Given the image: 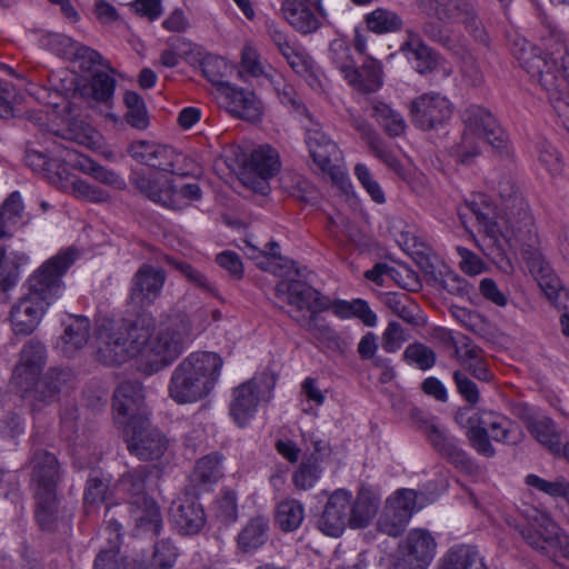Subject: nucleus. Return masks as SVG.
<instances>
[{
	"label": "nucleus",
	"mask_w": 569,
	"mask_h": 569,
	"mask_svg": "<svg viewBox=\"0 0 569 569\" xmlns=\"http://www.w3.org/2000/svg\"><path fill=\"white\" fill-rule=\"evenodd\" d=\"M405 246V250L423 271L430 272L432 270L431 248L427 243L419 240L417 237H410L406 239Z\"/></svg>",
	"instance_id": "obj_62"
},
{
	"label": "nucleus",
	"mask_w": 569,
	"mask_h": 569,
	"mask_svg": "<svg viewBox=\"0 0 569 569\" xmlns=\"http://www.w3.org/2000/svg\"><path fill=\"white\" fill-rule=\"evenodd\" d=\"M306 143L313 162L319 169L335 177L338 173L337 163L341 159V152L337 143L319 127L307 129Z\"/></svg>",
	"instance_id": "obj_23"
},
{
	"label": "nucleus",
	"mask_w": 569,
	"mask_h": 569,
	"mask_svg": "<svg viewBox=\"0 0 569 569\" xmlns=\"http://www.w3.org/2000/svg\"><path fill=\"white\" fill-rule=\"evenodd\" d=\"M177 558V548L169 540H162L156 543L150 557L136 560L133 569H171Z\"/></svg>",
	"instance_id": "obj_43"
},
{
	"label": "nucleus",
	"mask_w": 569,
	"mask_h": 569,
	"mask_svg": "<svg viewBox=\"0 0 569 569\" xmlns=\"http://www.w3.org/2000/svg\"><path fill=\"white\" fill-rule=\"evenodd\" d=\"M378 510V500L367 490H361L355 500L351 499L350 527L365 528Z\"/></svg>",
	"instance_id": "obj_39"
},
{
	"label": "nucleus",
	"mask_w": 569,
	"mask_h": 569,
	"mask_svg": "<svg viewBox=\"0 0 569 569\" xmlns=\"http://www.w3.org/2000/svg\"><path fill=\"white\" fill-rule=\"evenodd\" d=\"M130 181L149 200L173 210L183 208V203L177 200V193L170 179L147 176L143 171H133Z\"/></svg>",
	"instance_id": "obj_24"
},
{
	"label": "nucleus",
	"mask_w": 569,
	"mask_h": 569,
	"mask_svg": "<svg viewBox=\"0 0 569 569\" xmlns=\"http://www.w3.org/2000/svg\"><path fill=\"white\" fill-rule=\"evenodd\" d=\"M505 191V189H500V196L503 199V219L511 232L516 233L531 222V217L528 206L520 194L516 191L507 194Z\"/></svg>",
	"instance_id": "obj_36"
},
{
	"label": "nucleus",
	"mask_w": 569,
	"mask_h": 569,
	"mask_svg": "<svg viewBox=\"0 0 569 569\" xmlns=\"http://www.w3.org/2000/svg\"><path fill=\"white\" fill-rule=\"evenodd\" d=\"M462 119L465 130L461 141L453 149L459 162L469 164L480 153L481 142L500 152L507 150L508 136L489 110L473 104L465 110Z\"/></svg>",
	"instance_id": "obj_4"
},
{
	"label": "nucleus",
	"mask_w": 569,
	"mask_h": 569,
	"mask_svg": "<svg viewBox=\"0 0 569 569\" xmlns=\"http://www.w3.org/2000/svg\"><path fill=\"white\" fill-rule=\"evenodd\" d=\"M32 479L37 483L36 491H57L62 471L57 457L46 450L33 453L31 459Z\"/></svg>",
	"instance_id": "obj_27"
},
{
	"label": "nucleus",
	"mask_w": 569,
	"mask_h": 569,
	"mask_svg": "<svg viewBox=\"0 0 569 569\" xmlns=\"http://www.w3.org/2000/svg\"><path fill=\"white\" fill-rule=\"evenodd\" d=\"M38 144L49 156L51 161L59 168L60 162H71L77 153L61 143L54 133H42Z\"/></svg>",
	"instance_id": "obj_55"
},
{
	"label": "nucleus",
	"mask_w": 569,
	"mask_h": 569,
	"mask_svg": "<svg viewBox=\"0 0 569 569\" xmlns=\"http://www.w3.org/2000/svg\"><path fill=\"white\" fill-rule=\"evenodd\" d=\"M48 302L39 301L29 295L21 297L12 305L9 321L14 336H30L39 327L47 309Z\"/></svg>",
	"instance_id": "obj_22"
},
{
	"label": "nucleus",
	"mask_w": 569,
	"mask_h": 569,
	"mask_svg": "<svg viewBox=\"0 0 569 569\" xmlns=\"http://www.w3.org/2000/svg\"><path fill=\"white\" fill-rule=\"evenodd\" d=\"M452 113L451 102L439 93L421 94L410 106L411 121L422 130L439 128L452 117Z\"/></svg>",
	"instance_id": "obj_17"
},
{
	"label": "nucleus",
	"mask_w": 569,
	"mask_h": 569,
	"mask_svg": "<svg viewBox=\"0 0 569 569\" xmlns=\"http://www.w3.org/2000/svg\"><path fill=\"white\" fill-rule=\"evenodd\" d=\"M36 519L44 530H51L58 512L57 491H36Z\"/></svg>",
	"instance_id": "obj_47"
},
{
	"label": "nucleus",
	"mask_w": 569,
	"mask_h": 569,
	"mask_svg": "<svg viewBox=\"0 0 569 569\" xmlns=\"http://www.w3.org/2000/svg\"><path fill=\"white\" fill-rule=\"evenodd\" d=\"M241 71H239V77L242 78V73L246 72L253 78H266L270 79L273 74L269 72L271 68L262 61L259 52L256 48L250 44L243 47L241 52Z\"/></svg>",
	"instance_id": "obj_53"
},
{
	"label": "nucleus",
	"mask_w": 569,
	"mask_h": 569,
	"mask_svg": "<svg viewBox=\"0 0 569 569\" xmlns=\"http://www.w3.org/2000/svg\"><path fill=\"white\" fill-rule=\"evenodd\" d=\"M26 222L23 203L18 191H13L0 208V237H7L11 229Z\"/></svg>",
	"instance_id": "obj_38"
},
{
	"label": "nucleus",
	"mask_w": 569,
	"mask_h": 569,
	"mask_svg": "<svg viewBox=\"0 0 569 569\" xmlns=\"http://www.w3.org/2000/svg\"><path fill=\"white\" fill-rule=\"evenodd\" d=\"M221 93L226 97L232 113L249 121H257L262 114V104L252 91L224 84Z\"/></svg>",
	"instance_id": "obj_30"
},
{
	"label": "nucleus",
	"mask_w": 569,
	"mask_h": 569,
	"mask_svg": "<svg viewBox=\"0 0 569 569\" xmlns=\"http://www.w3.org/2000/svg\"><path fill=\"white\" fill-rule=\"evenodd\" d=\"M166 261L168 264L178 270L189 282L204 292H208L214 297H218V291L214 284L208 280V278L197 268L183 260H178L173 257H167Z\"/></svg>",
	"instance_id": "obj_52"
},
{
	"label": "nucleus",
	"mask_w": 569,
	"mask_h": 569,
	"mask_svg": "<svg viewBox=\"0 0 569 569\" xmlns=\"http://www.w3.org/2000/svg\"><path fill=\"white\" fill-rule=\"evenodd\" d=\"M437 552L432 533L423 528L411 529L398 545L390 569H427Z\"/></svg>",
	"instance_id": "obj_10"
},
{
	"label": "nucleus",
	"mask_w": 569,
	"mask_h": 569,
	"mask_svg": "<svg viewBox=\"0 0 569 569\" xmlns=\"http://www.w3.org/2000/svg\"><path fill=\"white\" fill-rule=\"evenodd\" d=\"M71 379L72 373L69 369L53 367L39 377L31 390L22 392L29 393L33 409L40 408L58 400L59 395L68 390Z\"/></svg>",
	"instance_id": "obj_25"
},
{
	"label": "nucleus",
	"mask_w": 569,
	"mask_h": 569,
	"mask_svg": "<svg viewBox=\"0 0 569 569\" xmlns=\"http://www.w3.org/2000/svg\"><path fill=\"white\" fill-rule=\"evenodd\" d=\"M47 363V348L43 342L31 338L19 351V358L12 371V382L20 391H29L38 381Z\"/></svg>",
	"instance_id": "obj_16"
},
{
	"label": "nucleus",
	"mask_w": 569,
	"mask_h": 569,
	"mask_svg": "<svg viewBox=\"0 0 569 569\" xmlns=\"http://www.w3.org/2000/svg\"><path fill=\"white\" fill-rule=\"evenodd\" d=\"M166 272L151 264H142L131 279L129 299L139 307L152 305L161 295Z\"/></svg>",
	"instance_id": "obj_20"
},
{
	"label": "nucleus",
	"mask_w": 569,
	"mask_h": 569,
	"mask_svg": "<svg viewBox=\"0 0 569 569\" xmlns=\"http://www.w3.org/2000/svg\"><path fill=\"white\" fill-rule=\"evenodd\" d=\"M89 89L93 100L109 103L113 98L116 80L106 71H96L91 77Z\"/></svg>",
	"instance_id": "obj_57"
},
{
	"label": "nucleus",
	"mask_w": 569,
	"mask_h": 569,
	"mask_svg": "<svg viewBox=\"0 0 569 569\" xmlns=\"http://www.w3.org/2000/svg\"><path fill=\"white\" fill-rule=\"evenodd\" d=\"M153 468L148 466H139L130 471L124 472L118 481L120 491L129 496V500L139 497H148L146 488Z\"/></svg>",
	"instance_id": "obj_40"
},
{
	"label": "nucleus",
	"mask_w": 569,
	"mask_h": 569,
	"mask_svg": "<svg viewBox=\"0 0 569 569\" xmlns=\"http://www.w3.org/2000/svg\"><path fill=\"white\" fill-rule=\"evenodd\" d=\"M520 535L529 546L549 559H569V536L547 513H538Z\"/></svg>",
	"instance_id": "obj_9"
},
{
	"label": "nucleus",
	"mask_w": 569,
	"mask_h": 569,
	"mask_svg": "<svg viewBox=\"0 0 569 569\" xmlns=\"http://www.w3.org/2000/svg\"><path fill=\"white\" fill-rule=\"evenodd\" d=\"M351 492L345 489L333 491L318 520V528L330 537H340L350 526Z\"/></svg>",
	"instance_id": "obj_21"
},
{
	"label": "nucleus",
	"mask_w": 569,
	"mask_h": 569,
	"mask_svg": "<svg viewBox=\"0 0 569 569\" xmlns=\"http://www.w3.org/2000/svg\"><path fill=\"white\" fill-rule=\"evenodd\" d=\"M322 467L319 458L309 456L305 458L292 476L297 489L309 490L315 487L322 475Z\"/></svg>",
	"instance_id": "obj_50"
},
{
	"label": "nucleus",
	"mask_w": 569,
	"mask_h": 569,
	"mask_svg": "<svg viewBox=\"0 0 569 569\" xmlns=\"http://www.w3.org/2000/svg\"><path fill=\"white\" fill-rule=\"evenodd\" d=\"M436 359V352L430 347L420 342L407 346L403 352V360L409 365H415L420 370L432 368Z\"/></svg>",
	"instance_id": "obj_59"
},
{
	"label": "nucleus",
	"mask_w": 569,
	"mask_h": 569,
	"mask_svg": "<svg viewBox=\"0 0 569 569\" xmlns=\"http://www.w3.org/2000/svg\"><path fill=\"white\" fill-rule=\"evenodd\" d=\"M437 569H488L476 547L457 546L449 549L439 560Z\"/></svg>",
	"instance_id": "obj_34"
},
{
	"label": "nucleus",
	"mask_w": 569,
	"mask_h": 569,
	"mask_svg": "<svg viewBox=\"0 0 569 569\" xmlns=\"http://www.w3.org/2000/svg\"><path fill=\"white\" fill-rule=\"evenodd\" d=\"M129 512L134 522L136 535L158 536L162 528V515L158 503L150 497L129 500Z\"/></svg>",
	"instance_id": "obj_26"
},
{
	"label": "nucleus",
	"mask_w": 569,
	"mask_h": 569,
	"mask_svg": "<svg viewBox=\"0 0 569 569\" xmlns=\"http://www.w3.org/2000/svg\"><path fill=\"white\" fill-rule=\"evenodd\" d=\"M127 107L126 121L132 128L143 130L149 126V117L143 99L134 91H127L123 98Z\"/></svg>",
	"instance_id": "obj_51"
},
{
	"label": "nucleus",
	"mask_w": 569,
	"mask_h": 569,
	"mask_svg": "<svg viewBox=\"0 0 569 569\" xmlns=\"http://www.w3.org/2000/svg\"><path fill=\"white\" fill-rule=\"evenodd\" d=\"M109 490V479L99 475L97 471L89 476L84 493L83 503L87 513L96 511L106 500Z\"/></svg>",
	"instance_id": "obj_49"
},
{
	"label": "nucleus",
	"mask_w": 569,
	"mask_h": 569,
	"mask_svg": "<svg viewBox=\"0 0 569 569\" xmlns=\"http://www.w3.org/2000/svg\"><path fill=\"white\" fill-rule=\"evenodd\" d=\"M78 163L99 182L110 186L117 190L126 188L124 179L113 170L102 167L84 157L79 158Z\"/></svg>",
	"instance_id": "obj_56"
},
{
	"label": "nucleus",
	"mask_w": 569,
	"mask_h": 569,
	"mask_svg": "<svg viewBox=\"0 0 569 569\" xmlns=\"http://www.w3.org/2000/svg\"><path fill=\"white\" fill-rule=\"evenodd\" d=\"M279 168L280 162L276 150L259 147L252 151L246 171L242 173L243 184L254 192L264 194L269 189L268 180L279 171Z\"/></svg>",
	"instance_id": "obj_18"
},
{
	"label": "nucleus",
	"mask_w": 569,
	"mask_h": 569,
	"mask_svg": "<svg viewBox=\"0 0 569 569\" xmlns=\"http://www.w3.org/2000/svg\"><path fill=\"white\" fill-rule=\"evenodd\" d=\"M170 516L178 530L184 535L198 533L206 523L203 508L192 499L174 501Z\"/></svg>",
	"instance_id": "obj_28"
},
{
	"label": "nucleus",
	"mask_w": 569,
	"mask_h": 569,
	"mask_svg": "<svg viewBox=\"0 0 569 569\" xmlns=\"http://www.w3.org/2000/svg\"><path fill=\"white\" fill-rule=\"evenodd\" d=\"M528 268L546 297L550 301H556L563 288L549 262L540 253H532L528 260Z\"/></svg>",
	"instance_id": "obj_32"
},
{
	"label": "nucleus",
	"mask_w": 569,
	"mask_h": 569,
	"mask_svg": "<svg viewBox=\"0 0 569 569\" xmlns=\"http://www.w3.org/2000/svg\"><path fill=\"white\" fill-rule=\"evenodd\" d=\"M528 430L539 443L548 448L551 452H560V435L550 418L540 417L532 419L528 423Z\"/></svg>",
	"instance_id": "obj_45"
},
{
	"label": "nucleus",
	"mask_w": 569,
	"mask_h": 569,
	"mask_svg": "<svg viewBox=\"0 0 569 569\" xmlns=\"http://www.w3.org/2000/svg\"><path fill=\"white\" fill-rule=\"evenodd\" d=\"M123 438L129 452L143 461L161 458L168 448L166 436L147 418L128 423L123 428Z\"/></svg>",
	"instance_id": "obj_11"
},
{
	"label": "nucleus",
	"mask_w": 569,
	"mask_h": 569,
	"mask_svg": "<svg viewBox=\"0 0 569 569\" xmlns=\"http://www.w3.org/2000/svg\"><path fill=\"white\" fill-rule=\"evenodd\" d=\"M62 326L64 329L60 338V347L66 356L71 357L87 345L90 335V320L83 316L70 315Z\"/></svg>",
	"instance_id": "obj_31"
},
{
	"label": "nucleus",
	"mask_w": 569,
	"mask_h": 569,
	"mask_svg": "<svg viewBox=\"0 0 569 569\" xmlns=\"http://www.w3.org/2000/svg\"><path fill=\"white\" fill-rule=\"evenodd\" d=\"M416 4L426 16L449 26L462 24L476 41L488 43V33L472 0H416Z\"/></svg>",
	"instance_id": "obj_7"
},
{
	"label": "nucleus",
	"mask_w": 569,
	"mask_h": 569,
	"mask_svg": "<svg viewBox=\"0 0 569 569\" xmlns=\"http://www.w3.org/2000/svg\"><path fill=\"white\" fill-rule=\"evenodd\" d=\"M405 54L410 61L416 62L415 69L420 74L432 72L438 64V53L427 43L418 48H413Z\"/></svg>",
	"instance_id": "obj_61"
},
{
	"label": "nucleus",
	"mask_w": 569,
	"mask_h": 569,
	"mask_svg": "<svg viewBox=\"0 0 569 569\" xmlns=\"http://www.w3.org/2000/svg\"><path fill=\"white\" fill-rule=\"evenodd\" d=\"M328 57L331 63L343 74L351 71L355 61L351 56V49L346 40L335 39L330 42Z\"/></svg>",
	"instance_id": "obj_60"
},
{
	"label": "nucleus",
	"mask_w": 569,
	"mask_h": 569,
	"mask_svg": "<svg viewBox=\"0 0 569 569\" xmlns=\"http://www.w3.org/2000/svg\"><path fill=\"white\" fill-rule=\"evenodd\" d=\"M346 80L360 92H375L382 86L381 63L372 58H368L360 68H352L346 73Z\"/></svg>",
	"instance_id": "obj_33"
},
{
	"label": "nucleus",
	"mask_w": 569,
	"mask_h": 569,
	"mask_svg": "<svg viewBox=\"0 0 569 569\" xmlns=\"http://www.w3.org/2000/svg\"><path fill=\"white\" fill-rule=\"evenodd\" d=\"M268 519L258 516L250 519L238 533L237 542L242 552H252L262 547L268 540Z\"/></svg>",
	"instance_id": "obj_37"
},
{
	"label": "nucleus",
	"mask_w": 569,
	"mask_h": 569,
	"mask_svg": "<svg viewBox=\"0 0 569 569\" xmlns=\"http://www.w3.org/2000/svg\"><path fill=\"white\" fill-rule=\"evenodd\" d=\"M418 492L413 489H400L387 500L378 520V529L390 536H400L417 508Z\"/></svg>",
	"instance_id": "obj_15"
},
{
	"label": "nucleus",
	"mask_w": 569,
	"mask_h": 569,
	"mask_svg": "<svg viewBox=\"0 0 569 569\" xmlns=\"http://www.w3.org/2000/svg\"><path fill=\"white\" fill-rule=\"evenodd\" d=\"M281 11L287 22L301 34L313 33L321 27L320 19L309 7V0H286Z\"/></svg>",
	"instance_id": "obj_29"
},
{
	"label": "nucleus",
	"mask_w": 569,
	"mask_h": 569,
	"mask_svg": "<svg viewBox=\"0 0 569 569\" xmlns=\"http://www.w3.org/2000/svg\"><path fill=\"white\" fill-rule=\"evenodd\" d=\"M411 418L418 430L426 436L432 448L443 459L463 472L471 473L475 471L473 460L458 445L457 439L439 423L437 417L416 409L412 411Z\"/></svg>",
	"instance_id": "obj_8"
},
{
	"label": "nucleus",
	"mask_w": 569,
	"mask_h": 569,
	"mask_svg": "<svg viewBox=\"0 0 569 569\" xmlns=\"http://www.w3.org/2000/svg\"><path fill=\"white\" fill-rule=\"evenodd\" d=\"M201 68L203 76L214 84L220 92L223 91L224 84H231L230 82L223 81V78L231 69V66L223 58L207 54L201 61Z\"/></svg>",
	"instance_id": "obj_54"
},
{
	"label": "nucleus",
	"mask_w": 569,
	"mask_h": 569,
	"mask_svg": "<svg viewBox=\"0 0 569 569\" xmlns=\"http://www.w3.org/2000/svg\"><path fill=\"white\" fill-rule=\"evenodd\" d=\"M222 477V456L213 452L201 458L193 470L192 481L197 485L217 482Z\"/></svg>",
	"instance_id": "obj_48"
},
{
	"label": "nucleus",
	"mask_w": 569,
	"mask_h": 569,
	"mask_svg": "<svg viewBox=\"0 0 569 569\" xmlns=\"http://www.w3.org/2000/svg\"><path fill=\"white\" fill-rule=\"evenodd\" d=\"M273 386L272 377L263 373L233 390L230 415L239 427L248 425L257 411L258 403L269 399Z\"/></svg>",
	"instance_id": "obj_12"
},
{
	"label": "nucleus",
	"mask_w": 569,
	"mask_h": 569,
	"mask_svg": "<svg viewBox=\"0 0 569 569\" xmlns=\"http://www.w3.org/2000/svg\"><path fill=\"white\" fill-rule=\"evenodd\" d=\"M26 164L34 172L42 173L47 178L53 169H58L43 150H38L29 144L24 154Z\"/></svg>",
	"instance_id": "obj_63"
},
{
	"label": "nucleus",
	"mask_w": 569,
	"mask_h": 569,
	"mask_svg": "<svg viewBox=\"0 0 569 569\" xmlns=\"http://www.w3.org/2000/svg\"><path fill=\"white\" fill-rule=\"evenodd\" d=\"M276 296L284 299L289 306L293 308L291 316L305 315L307 310L310 316L320 313L329 309L330 300L312 288L305 281L299 279H286L277 283L274 288Z\"/></svg>",
	"instance_id": "obj_14"
},
{
	"label": "nucleus",
	"mask_w": 569,
	"mask_h": 569,
	"mask_svg": "<svg viewBox=\"0 0 569 569\" xmlns=\"http://www.w3.org/2000/svg\"><path fill=\"white\" fill-rule=\"evenodd\" d=\"M127 151L136 161L150 168L172 174H187L182 166L187 157L169 146L139 140L130 143Z\"/></svg>",
	"instance_id": "obj_13"
},
{
	"label": "nucleus",
	"mask_w": 569,
	"mask_h": 569,
	"mask_svg": "<svg viewBox=\"0 0 569 569\" xmlns=\"http://www.w3.org/2000/svg\"><path fill=\"white\" fill-rule=\"evenodd\" d=\"M446 26L439 20H427L421 26L422 34L430 41L443 47L445 49L460 53L462 51V44L460 37L450 32Z\"/></svg>",
	"instance_id": "obj_41"
},
{
	"label": "nucleus",
	"mask_w": 569,
	"mask_h": 569,
	"mask_svg": "<svg viewBox=\"0 0 569 569\" xmlns=\"http://www.w3.org/2000/svg\"><path fill=\"white\" fill-rule=\"evenodd\" d=\"M283 184L290 194L300 201L312 203L318 198L316 187L300 174H289L283 177Z\"/></svg>",
	"instance_id": "obj_58"
},
{
	"label": "nucleus",
	"mask_w": 569,
	"mask_h": 569,
	"mask_svg": "<svg viewBox=\"0 0 569 569\" xmlns=\"http://www.w3.org/2000/svg\"><path fill=\"white\" fill-rule=\"evenodd\" d=\"M365 22L368 30L377 34L398 32L403 27L401 17L386 8H377L366 14Z\"/></svg>",
	"instance_id": "obj_42"
},
{
	"label": "nucleus",
	"mask_w": 569,
	"mask_h": 569,
	"mask_svg": "<svg viewBox=\"0 0 569 569\" xmlns=\"http://www.w3.org/2000/svg\"><path fill=\"white\" fill-rule=\"evenodd\" d=\"M371 116L390 137L402 134L407 128L402 116L385 102L373 101Z\"/></svg>",
	"instance_id": "obj_44"
},
{
	"label": "nucleus",
	"mask_w": 569,
	"mask_h": 569,
	"mask_svg": "<svg viewBox=\"0 0 569 569\" xmlns=\"http://www.w3.org/2000/svg\"><path fill=\"white\" fill-rule=\"evenodd\" d=\"M144 390L138 381L122 382L113 393L112 408L114 420L123 428L140 418H147L143 411Z\"/></svg>",
	"instance_id": "obj_19"
},
{
	"label": "nucleus",
	"mask_w": 569,
	"mask_h": 569,
	"mask_svg": "<svg viewBox=\"0 0 569 569\" xmlns=\"http://www.w3.org/2000/svg\"><path fill=\"white\" fill-rule=\"evenodd\" d=\"M458 393L471 406L480 401V391L477 383L463 370H456L452 375Z\"/></svg>",
	"instance_id": "obj_64"
},
{
	"label": "nucleus",
	"mask_w": 569,
	"mask_h": 569,
	"mask_svg": "<svg viewBox=\"0 0 569 569\" xmlns=\"http://www.w3.org/2000/svg\"><path fill=\"white\" fill-rule=\"evenodd\" d=\"M512 54L523 70L537 79L569 131V52L562 46L551 54L543 53L526 39L512 43Z\"/></svg>",
	"instance_id": "obj_2"
},
{
	"label": "nucleus",
	"mask_w": 569,
	"mask_h": 569,
	"mask_svg": "<svg viewBox=\"0 0 569 569\" xmlns=\"http://www.w3.org/2000/svg\"><path fill=\"white\" fill-rule=\"evenodd\" d=\"M79 251L73 247L63 248L46 260L28 278V292L30 297L48 302L50 307L63 292L62 277L76 262Z\"/></svg>",
	"instance_id": "obj_5"
},
{
	"label": "nucleus",
	"mask_w": 569,
	"mask_h": 569,
	"mask_svg": "<svg viewBox=\"0 0 569 569\" xmlns=\"http://www.w3.org/2000/svg\"><path fill=\"white\" fill-rule=\"evenodd\" d=\"M222 367L216 352H192L172 371L168 385L169 397L178 405L194 403L213 390Z\"/></svg>",
	"instance_id": "obj_3"
},
{
	"label": "nucleus",
	"mask_w": 569,
	"mask_h": 569,
	"mask_svg": "<svg viewBox=\"0 0 569 569\" xmlns=\"http://www.w3.org/2000/svg\"><path fill=\"white\" fill-rule=\"evenodd\" d=\"M467 438L470 446L481 456L493 457L496 450L490 442L516 443V425L496 411L482 410L468 419Z\"/></svg>",
	"instance_id": "obj_6"
},
{
	"label": "nucleus",
	"mask_w": 569,
	"mask_h": 569,
	"mask_svg": "<svg viewBox=\"0 0 569 569\" xmlns=\"http://www.w3.org/2000/svg\"><path fill=\"white\" fill-rule=\"evenodd\" d=\"M291 318L327 348L337 351L343 349L345 343L340 336L319 316V313L313 316H291Z\"/></svg>",
	"instance_id": "obj_35"
},
{
	"label": "nucleus",
	"mask_w": 569,
	"mask_h": 569,
	"mask_svg": "<svg viewBox=\"0 0 569 569\" xmlns=\"http://www.w3.org/2000/svg\"><path fill=\"white\" fill-rule=\"evenodd\" d=\"M305 519V508L296 499L281 501L276 511V523L281 530L290 532L297 530Z\"/></svg>",
	"instance_id": "obj_46"
},
{
	"label": "nucleus",
	"mask_w": 569,
	"mask_h": 569,
	"mask_svg": "<svg viewBox=\"0 0 569 569\" xmlns=\"http://www.w3.org/2000/svg\"><path fill=\"white\" fill-rule=\"evenodd\" d=\"M190 333L187 319L177 317L156 328L151 315H139L128 325L103 321L96 331L99 361L119 365L139 356L143 371L152 375L179 357Z\"/></svg>",
	"instance_id": "obj_1"
}]
</instances>
